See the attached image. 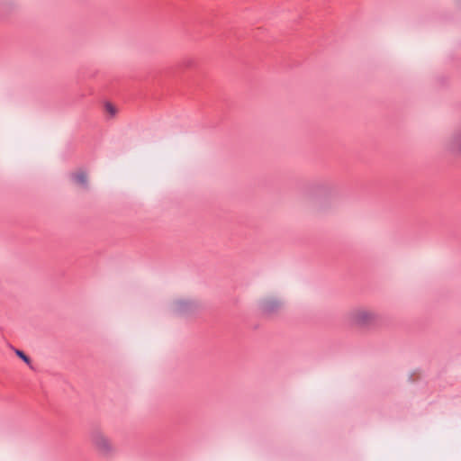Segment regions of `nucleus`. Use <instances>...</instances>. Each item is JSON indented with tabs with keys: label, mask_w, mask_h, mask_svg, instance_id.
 <instances>
[{
	"label": "nucleus",
	"mask_w": 461,
	"mask_h": 461,
	"mask_svg": "<svg viewBox=\"0 0 461 461\" xmlns=\"http://www.w3.org/2000/svg\"><path fill=\"white\" fill-rule=\"evenodd\" d=\"M90 440L96 450L104 455L109 454L113 450V446L110 440L98 429L91 432Z\"/></svg>",
	"instance_id": "f257e3e1"
},
{
	"label": "nucleus",
	"mask_w": 461,
	"mask_h": 461,
	"mask_svg": "<svg viewBox=\"0 0 461 461\" xmlns=\"http://www.w3.org/2000/svg\"><path fill=\"white\" fill-rule=\"evenodd\" d=\"M281 305V303L275 298H267L262 302L261 307L266 312H272Z\"/></svg>",
	"instance_id": "f03ea898"
},
{
	"label": "nucleus",
	"mask_w": 461,
	"mask_h": 461,
	"mask_svg": "<svg viewBox=\"0 0 461 461\" xmlns=\"http://www.w3.org/2000/svg\"><path fill=\"white\" fill-rule=\"evenodd\" d=\"M73 180L79 185L80 186L86 188L87 187V176L84 172H78L72 176Z\"/></svg>",
	"instance_id": "7ed1b4c3"
},
{
	"label": "nucleus",
	"mask_w": 461,
	"mask_h": 461,
	"mask_svg": "<svg viewBox=\"0 0 461 461\" xmlns=\"http://www.w3.org/2000/svg\"><path fill=\"white\" fill-rule=\"evenodd\" d=\"M16 355L22 358L27 365H30L31 364V360L30 358L21 350H16L15 351Z\"/></svg>",
	"instance_id": "20e7f679"
},
{
	"label": "nucleus",
	"mask_w": 461,
	"mask_h": 461,
	"mask_svg": "<svg viewBox=\"0 0 461 461\" xmlns=\"http://www.w3.org/2000/svg\"><path fill=\"white\" fill-rule=\"evenodd\" d=\"M105 110L107 113H109L112 116L115 115L116 113V109L115 107L112 104H109L107 103L105 104Z\"/></svg>",
	"instance_id": "39448f33"
},
{
	"label": "nucleus",
	"mask_w": 461,
	"mask_h": 461,
	"mask_svg": "<svg viewBox=\"0 0 461 461\" xmlns=\"http://www.w3.org/2000/svg\"><path fill=\"white\" fill-rule=\"evenodd\" d=\"M185 304V302L179 301L176 303V312H182L184 310V305Z\"/></svg>",
	"instance_id": "423d86ee"
},
{
	"label": "nucleus",
	"mask_w": 461,
	"mask_h": 461,
	"mask_svg": "<svg viewBox=\"0 0 461 461\" xmlns=\"http://www.w3.org/2000/svg\"><path fill=\"white\" fill-rule=\"evenodd\" d=\"M359 318L361 319V321H365V318H366V314L365 313H362L359 315Z\"/></svg>",
	"instance_id": "0eeeda50"
}]
</instances>
